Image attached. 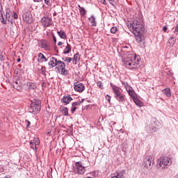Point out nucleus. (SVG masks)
I'll return each instance as SVG.
<instances>
[{"instance_id":"f257e3e1","label":"nucleus","mask_w":178,"mask_h":178,"mask_svg":"<svg viewBox=\"0 0 178 178\" xmlns=\"http://www.w3.org/2000/svg\"><path fill=\"white\" fill-rule=\"evenodd\" d=\"M122 61L127 69L133 70V69L136 70L140 67V56H137V54L128 52L127 55L122 58Z\"/></svg>"},{"instance_id":"f03ea898","label":"nucleus","mask_w":178,"mask_h":178,"mask_svg":"<svg viewBox=\"0 0 178 178\" xmlns=\"http://www.w3.org/2000/svg\"><path fill=\"white\" fill-rule=\"evenodd\" d=\"M127 27L134 34L137 42H141L144 40V35H143L144 26L141 24V22L137 19L132 21L127 24Z\"/></svg>"},{"instance_id":"7ed1b4c3","label":"nucleus","mask_w":178,"mask_h":178,"mask_svg":"<svg viewBox=\"0 0 178 178\" xmlns=\"http://www.w3.org/2000/svg\"><path fill=\"white\" fill-rule=\"evenodd\" d=\"M172 165V160L169 157H161L156 164L157 169H168Z\"/></svg>"},{"instance_id":"20e7f679","label":"nucleus","mask_w":178,"mask_h":178,"mask_svg":"<svg viewBox=\"0 0 178 178\" xmlns=\"http://www.w3.org/2000/svg\"><path fill=\"white\" fill-rule=\"evenodd\" d=\"M41 111V102L39 100H34L31 102V106L29 107L28 111L33 115H38Z\"/></svg>"},{"instance_id":"39448f33","label":"nucleus","mask_w":178,"mask_h":178,"mask_svg":"<svg viewBox=\"0 0 178 178\" xmlns=\"http://www.w3.org/2000/svg\"><path fill=\"white\" fill-rule=\"evenodd\" d=\"M154 155H147L143 160V165L145 168L151 169L154 166Z\"/></svg>"},{"instance_id":"423d86ee","label":"nucleus","mask_w":178,"mask_h":178,"mask_svg":"<svg viewBox=\"0 0 178 178\" xmlns=\"http://www.w3.org/2000/svg\"><path fill=\"white\" fill-rule=\"evenodd\" d=\"M22 19L24 22L28 24H31V23H33V15L29 11L23 13Z\"/></svg>"},{"instance_id":"0eeeda50","label":"nucleus","mask_w":178,"mask_h":178,"mask_svg":"<svg viewBox=\"0 0 178 178\" xmlns=\"http://www.w3.org/2000/svg\"><path fill=\"white\" fill-rule=\"evenodd\" d=\"M38 46L42 49H46V51H51V45L49 42L45 39H42L38 41Z\"/></svg>"},{"instance_id":"6e6552de","label":"nucleus","mask_w":178,"mask_h":178,"mask_svg":"<svg viewBox=\"0 0 178 178\" xmlns=\"http://www.w3.org/2000/svg\"><path fill=\"white\" fill-rule=\"evenodd\" d=\"M145 130L150 133H155L156 131V127H155V122L152 121H148L145 123Z\"/></svg>"},{"instance_id":"1a4fd4ad","label":"nucleus","mask_w":178,"mask_h":178,"mask_svg":"<svg viewBox=\"0 0 178 178\" xmlns=\"http://www.w3.org/2000/svg\"><path fill=\"white\" fill-rule=\"evenodd\" d=\"M75 166L78 175H84V173H86V167L83 165L81 161L76 162Z\"/></svg>"},{"instance_id":"9d476101","label":"nucleus","mask_w":178,"mask_h":178,"mask_svg":"<svg viewBox=\"0 0 178 178\" xmlns=\"http://www.w3.org/2000/svg\"><path fill=\"white\" fill-rule=\"evenodd\" d=\"M41 23L44 27H51L54 24L52 19L49 17H43L41 19Z\"/></svg>"},{"instance_id":"9b49d317","label":"nucleus","mask_w":178,"mask_h":178,"mask_svg":"<svg viewBox=\"0 0 178 178\" xmlns=\"http://www.w3.org/2000/svg\"><path fill=\"white\" fill-rule=\"evenodd\" d=\"M74 90L77 92H83L86 90V86L82 83H74Z\"/></svg>"},{"instance_id":"f8f14e48","label":"nucleus","mask_w":178,"mask_h":178,"mask_svg":"<svg viewBox=\"0 0 178 178\" xmlns=\"http://www.w3.org/2000/svg\"><path fill=\"white\" fill-rule=\"evenodd\" d=\"M13 86L15 90L20 91L23 88V81L16 79V81L13 82Z\"/></svg>"},{"instance_id":"ddd939ff","label":"nucleus","mask_w":178,"mask_h":178,"mask_svg":"<svg viewBox=\"0 0 178 178\" xmlns=\"http://www.w3.org/2000/svg\"><path fill=\"white\" fill-rule=\"evenodd\" d=\"M24 86H26V89L29 91L34 90L37 89V83L34 82H26Z\"/></svg>"},{"instance_id":"4468645a","label":"nucleus","mask_w":178,"mask_h":178,"mask_svg":"<svg viewBox=\"0 0 178 178\" xmlns=\"http://www.w3.org/2000/svg\"><path fill=\"white\" fill-rule=\"evenodd\" d=\"M110 86L113 90V92L114 93V97H116L122 93L120 91V88L113 85V83H111Z\"/></svg>"},{"instance_id":"2eb2a0df","label":"nucleus","mask_w":178,"mask_h":178,"mask_svg":"<svg viewBox=\"0 0 178 178\" xmlns=\"http://www.w3.org/2000/svg\"><path fill=\"white\" fill-rule=\"evenodd\" d=\"M115 99L120 102V104H124L126 102V95L123 93H120V95H118L115 97Z\"/></svg>"},{"instance_id":"dca6fc26","label":"nucleus","mask_w":178,"mask_h":178,"mask_svg":"<svg viewBox=\"0 0 178 178\" xmlns=\"http://www.w3.org/2000/svg\"><path fill=\"white\" fill-rule=\"evenodd\" d=\"M124 175H126V170H122L121 171L115 172L114 175L112 176L111 178H126L124 177Z\"/></svg>"},{"instance_id":"f3484780","label":"nucleus","mask_w":178,"mask_h":178,"mask_svg":"<svg viewBox=\"0 0 178 178\" xmlns=\"http://www.w3.org/2000/svg\"><path fill=\"white\" fill-rule=\"evenodd\" d=\"M73 101V98H72V96L70 95H67V96L65 95L63 97L60 99V102L63 104H70V102Z\"/></svg>"},{"instance_id":"a211bd4d","label":"nucleus","mask_w":178,"mask_h":178,"mask_svg":"<svg viewBox=\"0 0 178 178\" xmlns=\"http://www.w3.org/2000/svg\"><path fill=\"white\" fill-rule=\"evenodd\" d=\"M58 63V59L55 57L50 58V60L48 63L50 68L55 67Z\"/></svg>"},{"instance_id":"6ab92c4d","label":"nucleus","mask_w":178,"mask_h":178,"mask_svg":"<svg viewBox=\"0 0 178 178\" xmlns=\"http://www.w3.org/2000/svg\"><path fill=\"white\" fill-rule=\"evenodd\" d=\"M12 16H13V11L10 10L9 8H7L6 10V19L7 20H10L9 19L12 18Z\"/></svg>"},{"instance_id":"aec40b11","label":"nucleus","mask_w":178,"mask_h":178,"mask_svg":"<svg viewBox=\"0 0 178 178\" xmlns=\"http://www.w3.org/2000/svg\"><path fill=\"white\" fill-rule=\"evenodd\" d=\"M126 90L129 97L133 98L134 97V95L136 94V92H134V90L133 89V88H131V86H127Z\"/></svg>"},{"instance_id":"412c9836","label":"nucleus","mask_w":178,"mask_h":178,"mask_svg":"<svg viewBox=\"0 0 178 178\" xmlns=\"http://www.w3.org/2000/svg\"><path fill=\"white\" fill-rule=\"evenodd\" d=\"M77 106H80V103L75 102L72 104V106H71L72 113H74L76 112V110L77 109Z\"/></svg>"},{"instance_id":"4be33fe9","label":"nucleus","mask_w":178,"mask_h":178,"mask_svg":"<svg viewBox=\"0 0 178 178\" xmlns=\"http://www.w3.org/2000/svg\"><path fill=\"white\" fill-rule=\"evenodd\" d=\"M56 66L58 67H56L57 69H60V70L65 69V67H66V65L65 64V63L60 60H57Z\"/></svg>"},{"instance_id":"5701e85b","label":"nucleus","mask_w":178,"mask_h":178,"mask_svg":"<svg viewBox=\"0 0 178 178\" xmlns=\"http://www.w3.org/2000/svg\"><path fill=\"white\" fill-rule=\"evenodd\" d=\"M72 52V47L69 43H67V46L64 49L63 54L67 55V54H70Z\"/></svg>"},{"instance_id":"b1692460","label":"nucleus","mask_w":178,"mask_h":178,"mask_svg":"<svg viewBox=\"0 0 178 178\" xmlns=\"http://www.w3.org/2000/svg\"><path fill=\"white\" fill-rule=\"evenodd\" d=\"M60 38H62L63 40H66L67 38V36L66 35V33H65V31H60L57 32Z\"/></svg>"},{"instance_id":"393cba45","label":"nucleus","mask_w":178,"mask_h":178,"mask_svg":"<svg viewBox=\"0 0 178 178\" xmlns=\"http://www.w3.org/2000/svg\"><path fill=\"white\" fill-rule=\"evenodd\" d=\"M89 22L92 24V27H95L97 26V22L95 21V17H94V15H91V17L89 18Z\"/></svg>"},{"instance_id":"a878e982","label":"nucleus","mask_w":178,"mask_h":178,"mask_svg":"<svg viewBox=\"0 0 178 178\" xmlns=\"http://www.w3.org/2000/svg\"><path fill=\"white\" fill-rule=\"evenodd\" d=\"M163 93L164 95H166V97H170L172 95V93L170 92V88H166L163 90Z\"/></svg>"},{"instance_id":"bb28decb","label":"nucleus","mask_w":178,"mask_h":178,"mask_svg":"<svg viewBox=\"0 0 178 178\" xmlns=\"http://www.w3.org/2000/svg\"><path fill=\"white\" fill-rule=\"evenodd\" d=\"M77 60H80V56H79V53L75 54L72 58V61L74 63V65H77Z\"/></svg>"},{"instance_id":"cd10ccee","label":"nucleus","mask_w":178,"mask_h":178,"mask_svg":"<svg viewBox=\"0 0 178 178\" xmlns=\"http://www.w3.org/2000/svg\"><path fill=\"white\" fill-rule=\"evenodd\" d=\"M61 112L64 116H69V111L67 110V107H62Z\"/></svg>"},{"instance_id":"c85d7f7f","label":"nucleus","mask_w":178,"mask_h":178,"mask_svg":"<svg viewBox=\"0 0 178 178\" xmlns=\"http://www.w3.org/2000/svg\"><path fill=\"white\" fill-rule=\"evenodd\" d=\"M38 57L40 58V60H42V62H48V58H45V56H44L42 53H39Z\"/></svg>"},{"instance_id":"c756f323","label":"nucleus","mask_w":178,"mask_h":178,"mask_svg":"<svg viewBox=\"0 0 178 178\" xmlns=\"http://www.w3.org/2000/svg\"><path fill=\"white\" fill-rule=\"evenodd\" d=\"M30 147L32 148V149H34V151L37 152V146L35 145V143H34V141H30Z\"/></svg>"},{"instance_id":"7c9ffc66","label":"nucleus","mask_w":178,"mask_h":178,"mask_svg":"<svg viewBox=\"0 0 178 178\" xmlns=\"http://www.w3.org/2000/svg\"><path fill=\"white\" fill-rule=\"evenodd\" d=\"M1 23H3V24H7V21L8 19H6V17H3V13H1Z\"/></svg>"},{"instance_id":"2f4dec72","label":"nucleus","mask_w":178,"mask_h":178,"mask_svg":"<svg viewBox=\"0 0 178 178\" xmlns=\"http://www.w3.org/2000/svg\"><path fill=\"white\" fill-rule=\"evenodd\" d=\"M110 32L111 33V34H116V33L118 32V27L116 26H113L111 29Z\"/></svg>"},{"instance_id":"473e14b6","label":"nucleus","mask_w":178,"mask_h":178,"mask_svg":"<svg viewBox=\"0 0 178 178\" xmlns=\"http://www.w3.org/2000/svg\"><path fill=\"white\" fill-rule=\"evenodd\" d=\"M60 74H62V76H67V70H66V68H61V72Z\"/></svg>"},{"instance_id":"72a5a7b5","label":"nucleus","mask_w":178,"mask_h":178,"mask_svg":"<svg viewBox=\"0 0 178 178\" xmlns=\"http://www.w3.org/2000/svg\"><path fill=\"white\" fill-rule=\"evenodd\" d=\"M79 12L81 16H84L86 15V9H84V8H81V9H79Z\"/></svg>"},{"instance_id":"f704fd0d","label":"nucleus","mask_w":178,"mask_h":178,"mask_svg":"<svg viewBox=\"0 0 178 178\" xmlns=\"http://www.w3.org/2000/svg\"><path fill=\"white\" fill-rule=\"evenodd\" d=\"M97 86H99L101 90H104V83H102V81H98L97 83Z\"/></svg>"},{"instance_id":"c9c22d12","label":"nucleus","mask_w":178,"mask_h":178,"mask_svg":"<svg viewBox=\"0 0 178 178\" xmlns=\"http://www.w3.org/2000/svg\"><path fill=\"white\" fill-rule=\"evenodd\" d=\"M12 17L13 19H15L16 20H17V19H19V15H17V13H16L15 11H13Z\"/></svg>"},{"instance_id":"e433bc0d","label":"nucleus","mask_w":178,"mask_h":178,"mask_svg":"<svg viewBox=\"0 0 178 178\" xmlns=\"http://www.w3.org/2000/svg\"><path fill=\"white\" fill-rule=\"evenodd\" d=\"M32 141H34V144H35L36 146L40 145V139H38V138H34Z\"/></svg>"},{"instance_id":"4c0bfd02","label":"nucleus","mask_w":178,"mask_h":178,"mask_svg":"<svg viewBox=\"0 0 178 178\" xmlns=\"http://www.w3.org/2000/svg\"><path fill=\"white\" fill-rule=\"evenodd\" d=\"M122 84L125 87L126 90H127V87H130V85L127 81H122Z\"/></svg>"},{"instance_id":"58836bf2","label":"nucleus","mask_w":178,"mask_h":178,"mask_svg":"<svg viewBox=\"0 0 178 178\" xmlns=\"http://www.w3.org/2000/svg\"><path fill=\"white\" fill-rule=\"evenodd\" d=\"M64 60H65V62H67V63H70V62H72V60H73V58H72L70 57H67Z\"/></svg>"},{"instance_id":"ea45409f","label":"nucleus","mask_w":178,"mask_h":178,"mask_svg":"<svg viewBox=\"0 0 178 178\" xmlns=\"http://www.w3.org/2000/svg\"><path fill=\"white\" fill-rule=\"evenodd\" d=\"M25 123H26V129H29L30 127V124H31V122L29 120H26Z\"/></svg>"},{"instance_id":"a19ab883","label":"nucleus","mask_w":178,"mask_h":178,"mask_svg":"<svg viewBox=\"0 0 178 178\" xmlns=\"http://www.w3.org/2000/svg\"><path fill=\"white\" fill-rule=\"evenodd\" d=\"M109 2L112 6H116V1L115 0H109Z\"/></svg>"},{"instance_id":"79ce46f5","label":"nucleus","mask_w":178,"mask_h":178,"mask_svg":"<svg viewBox=\"0 0 178 178\" xmlns=\"http://www.w3.org/2000/svg\"><path fill=\"white\" fill-rule=\"evenodd\" d=\"M168 42L170 45H175L176 44V40H168Z\"/></svg>"},{"instance_id":"37998d69","label":"nucleus","mask_w":178,"mask_h":178,"mask_svg":"<svg viewBox=\"0 0 178 178\" xmlns=\"http://www.w3.org/2000/svg\"><path fill=\"white\" fill-rule=\"evenodd\" d=\"M11 24V26H13L15 24V22L13 21V18H10L9 20H8Z\"/></svg>"},{"instance_id":"c03bdc74","label":"nucleus","mask_w":178,"mask_h":178,"mask_svg":"<svg viewBox=\"0 0 178 178\" xmlns=\"http://www.w3.org/2000/svg\"><path fill=\"white\" fill-rule=\"evenodd\" d=\"M106 98H107L108 104H111V99L112 98L110 95H106Z\"/></svg>"},{"instance_id":"a18cd8bd","label":"nucleus","mask_w":178,"mask_h":178,"mask_svg":"<svg viewBox=\"0 0 178 178\" xmlns=\"http://www.w3.org/2000/svg\"><path fill=\"white\" fill-rule=\"evenodd\" d=\"M135 104H136V105H137L138 106H141V102H140V100H136V102H135Z\"/></svg>"},{"instance_id":"49530a36","label":"nucleus","mask_w":178,"mask_h":178,"mask_svg":"<svg viewBox=\"0 0 178 178\" xmlns=\"http://www.w3.org/2000/svg\"><path fill=\"white\" fill-rule=\"evenodd\" d=\"M163 31H164V33H166V31H168V26H163Z\"/></svg>"},{"instance_id":"de8ad7c7","label":"nucleus","mask_w":178,"mask_h":178,"mask_svg":"<svg viewBox=\"0 0 178 178\" xmlns=\"http://www.w3.org/2000/svg\"><path fill=\"white\" fill-rule=\"evenodd\" d=\"M53 41L54 44H56V37L54 35H53Z\"/></svg>"},{"instance_id":"09e8293b","label":"nucleus","mask_w":178,"mask_h":178,"mask_svg":"<svg viewBox=\"0 0 178 178\" xmlns=\"http://www.w3.org/2000/svg\"><path fill=\"white\" fill-rule=\"evenodd\" d=\"M100 2L103 3V5H106V0H100Z\"/></svg>"},{"instance_id":"8fccbe9b","label":"nucleus","mask_w":178,"mask_h":178,"mask_svg":"<svg viewBox=\"0 0 178 178\" xmlns=\"http://www.w3.org/2000/svg\"><path fill=\"white\" fill-rule=\"evenodd\" d=\"M76 102H78V103H79V105H81V104H83V102H84V99H82L81 101Z\"/></svg>"},{"instance_id":"3c124183","label":"nucleus","mask_w":178,"mask_h":178,"mask_svg":"<svg viewBox=\"0 0 178 178\" xmlns=\"http://www.w3.org/2000/svg\"><path fill=\"white\" fill-rule=\"evenodd\" d=\"M44 3H46V5H49L50 3V1L49 0H44Z\"/></svg>"},{"instance_id":"603ef678","label":"nucleus","mask_w":178,"mask_h":178,"mask_svg":"<svg viewBox=\"0 0 178 178\" xmlns=\"http://www.w3.org/2000/svg\"><path fill=\"white\" fill-rule=\"evenodd\" d=\"M60 45H63V42H58V47H60Z\"/></svg>"},{"instance_id":"864d4df0","label":"nucleus","mask_w":178,"mask_h":178,"mask_svg":"<svg viewBox=\"0 0 178 178\" xmlns=\"http://www.w3.org/2000/svg\"><path fill=\"white\" fill-rule=\"evenodd\" d=\"M176 40V38H175V37L173 36H170L169 38V40Z\"/></svg>"},{"instance_id":"5fc2aeb1","label":"nucleus","mask_w":178,"mask_h":178,"mask_svg":"<svg viewBox=\"0 0 178 178\" xmlns=\"http://www.w3.org/2000/svg\"><path fill=\"white\" fill-rule=\"evenodd\" d=\"M42 72L44 73L45 72V67L42 66Z\"/></svg>"},{"instance_id":"6e6d98bb","label":"nucleus","mask_w":178,"mask_h":178,"mask_svg":"<svg viewBox=\"0 0 178 178\" xmlns=\"http://www.w3.org/2000/svg\"><path fill=\"white\" fill-rule=\"evenodd\" d=\"M33 2H42V0H33Z\"/></svg>"},{"instance_id":"4d7b16f0","label":"nucleus","mask_w":178,"mask_h":178,"mask_svg":"<svg viewBox=\"0 0 178 178\" xmlns=\"http://www.w3.org/2000/svg\"><path fill=\"white\" fill-rule=\"evenodd\" d=\"M22 60V59H20V58L17 59V62H20Z\"/></svg>"},{"instance_id":"13d9d810","label":"nucleus","mask_w":178,"mask_h":178,"mask_svg":"<svg viewBox=\"0 0 178 178\" xmlns=\"http://www.w3.org/2000/svg\"><path fill=\"white\" fill-rule=\"evenodd\" d=\"M3 178H10V176L6 175V176H5Z\"/></svg>"},{"instance_id":"bf43d9fd","label":"nucleus","mask_w":178,"mask_h":178,"mask_svg":"<svg viewBox=\"0 0 178 178\" xmlns=\"http://www.w3.org/2000/svg\"><path fill=\"white\" fill-rule=\"evenodd\" d=\"M55 51H57V52H58V50L56 47L55 48Z\"/></svg>"},{"instance_id":"052dcab7","label":"nucleus","mask_w":178,"mask_h":178,"mask_svg":"<svg viewBox=\"0 0 178 178\" xmlns=\"http://www.w3.org/2000/svg\"><path fill=\"white\" fill-rule=\"evenodd\" d=\"M79 9H81V8H83V7H81V6H79Z\"/></svg>"},{"instance_id":"680f3d73","label":"nucleus","mask_w":178,"mask_h":178,"mask_svg":"<svg viewBox=\"0 0 178 178\" xmlns=\"http://www.w3.org/2000/svg\"><path fill=\"white\" fill-rule=\"evenodd\" d=\"M1 123H2V122H1V120H0V126H1Z\"/></svg>"},{"instance_id":"e2e57ef3","label":"nucleus","mask_w":178,"mask_h":178,"mask_svg":"<svg viewBox=\"0 0 178 178\" xmlns=\"http://www.w3.org/2000/svg\"><path fill=\"white\" fill-rule=\"evenodd\" d=\"M62 59H63V60H65V58H63Z\"/></svg>"}]
</instances>
